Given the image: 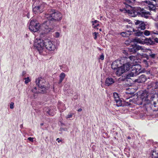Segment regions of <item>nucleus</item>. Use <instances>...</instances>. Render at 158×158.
I'll return each mask as SVG.
<instances>
[{"label": "nucleus", "mask_w": 158, "mask_h": 158, "mask_svg": "<svg viewBox=\"0 0 158 158\" xmlns=\"http://www.w3.org/2000/svg\"><path fill=\"white\" fill-rule=\"evenodd\" d=\"M145 42L148 45H152L154 44V42L150 38H146L145 40Z\"/></svg>", "instance_id": "obj_17"}, {"label": "nucleus", "mask_w": 158, "mask_h": 158, "mask_svg": "<svg viewBox=\"0 0 158 158\" xmlns=\"http://www.w3.org/2000/svg\"><path fill=\"white\" fill-rule=\"evenodd\" d=\"M128 58L131 60L133 61L135 60L137 58L136 56L133 55L129 56Z\"/></svg>", "instance_id": "obj_29"}, {"label": "nucleus", "mask_w": 158, "mask_h": 158, "mask_svg": "<svg viewBox=\"0 0 158 158\" xmlns=\"http://www.w3.org/2000/svg\"><path fill=\"white\" fill-rule=\"evenodd\" d=\"M142 62L145 64V67H148V64L146 60L143 59L142 60Z\"/></svg>", "instance_id": "obj_26"}, {"label": "nucleus", "mask_w": 158, "mask_h": 158, "mask_svg": "<svg viewBox=\"0 0 158 158\" xmlns=\"http://www.w3.org/2000/svg\"><path fill=\"white\" fill-rule=\"evenodd\" d=\"M126 20L127 22H128L129 23H130L129 22L130 21V20L128 19H127Z\"/></svg>", "instance_id": "obj_51"}, {"label": "nucleus", "mask_w": 158, "mask_h": 158, "mask_svg": "<svg viewBox=\"0 0 158 158\" xmlns=\"http://www.w3.org/2000/svg\"><path fill=\"white\" fill-rule=\"evenodd\" d=\"M60 33L58 32H56L54 34V36L56 38H58L60 36Z\"/></svg>", "instance_id": "obj_33"}, {"label": "nucleus", "mask_w": 158, "mask_h": 158, "mask_svg": "<svg viewBox=\"0 0 158 158\" xmlns=\"http://www.w3.org/2000/svg\"><path fill=\"white\" fill-rule=\"evenodd\" d=\"M73 115V114H68L66 117V118L67 119H68L71 118H72Z\"/></svg>", "instance_id": "obj_37"}, {"label": "nucleus", "mask_w": 158, "mask_h": 158, "mask_svg": "<svg viewBox=\"0 0 158 158\" xmlns=\"http://www.w3.org/2000/svg\"><path fill=\"white\" fill-rule=\"evenodd\" d=\"M44 110L46 111L47 113L50 115H52V114H51V108L50 107L45 108L44 109Z\"/></svg>", "instance_id": "obj_24"}, {"label": "nucleus", "mask_w": 158, "mask_h": 158, "mask_svg": "<svg viewBox=\"0 0 158 158\" xmlns=\"http://www.w3.org/2000/svg\"><path fill=\"white\" fill-rule=\"evenodd\" d=\"M34 45L40 54H42L45 50L44 47L49 51H53L56 48L55 45L50 39L47 38L45 34L43 33L36 39Z\"/></svg>", "instance_id": "obj_1"}, {"label": "nucleus", "mask_w": 158, "mask_h": 158, "mask_svg": "<svg viewBox=\"0 0 158 158\" xmlns=\"http://www.w3.org/2000/svg\"><path fill=\"white\" fill-rule=\"evenodd\" d=\"M98 34V33L96 32H94V33H93V35L94 36V39L96 40L97 39V35Z\"/></svg>", "instance_id": "obj_34"}, {"label": "nucleus", "mask_w": 158, "mask_h": 158, "mask_svg": "<svg viewBox=\"0 0 158 158\" xmlns=\"http://www.w3.org/2000/svg\"><path fill=\"white\" fill-rule=\"evenodd\" d=\"M114 82V81L113 78L108 77L106 79L105 85L107 86H109L113 84Z\"/></svg>", "instance_id": "obj_16"}, {"label": "nucleus", "mask_w": 158, "mask_h": 158, "mask_svg": "<svg viewBox=\"0 0 158 158\" xmlns=\"http://www.w3.org/2000/svg\"><path fill=\"white\" fill-rule=\"evenodd\" d=\"M99 22V21H98V20H95L94 21H92V25H94V23H98Z\"/></svg>", "instance_id": "obj_42"}, {"label": "nucleus", "mask_w": 158, "mask_h": 158, "mask_svg": "<svg viewBox=\"0 0 158 158\" xmlns=\"http://www.w3.org/2000/svg\"><path fill=\"white\" fill-rule=\"evenodd\" d=\"M154 42H155L157 43H158V39L157 38H156L154 39Z\"/></svg>", "instance_id": "obj_45"}, {"label": "nucleus", "mask_w": 158, "mask_h": 158, "mask_svg": "<svg viewBox=\"0 0 158 158\" xmlns=\"http://www.w3.org/2000/svg\"><path fill=\"white\" fill-rule=\"evenodd\" d=\"M147 79V78L144 75L142 74L139 77V78L135 80V82L141 83L144 82Z\"/></svg>", "instance_id": "obj_14"}, {"label": "nucleus", "mask_w": 158, "mask_h": 158, "mask_svg": "<svg viewBox=\"0 0 158 158\" xmlns=\"http://www.w3.org/2000/svg\"><path fill=\"white\" fill-rule=\"evenodd\" d=\"M40 26L39 23H37L35 20L32 19L31 20L29 29L31 31L35 32L40 29Z\"/></svg>", "instance_id": "obj_8"}, {"label": "nucleus", "mask_w": 158, "mask_h": 158, "mask_svg": "<svg viewBox=\"0 0 158 158\" xmlns=\"http://www.w3.org/2000/svg\"><path fill=\"white\" fill-rule=\"evenodd\" d=\"M24 79L25 80V84H27L30 81V79L29 77L27 78H25Z\"/></svg>", "instance_id": "obj_32"}, {"label": "nucleus", "mask_w": 158, "mask_h": 158, "mask_svg": "<svg viewBox=\"0 0 158 158\" xmlns=\"http://www.w3.org/2000/svg\"><path fill=\"white\" fill-rule=\"evenodd\" d=\"M113 96L114 99V100H117L119 98L118 94L116 93H113Z\"/></svg>", "instance_id": "obj_25"}, {"label": "nucleus", "mask_w": 158, "mask_h": 158, "mask_svg": "<svg viewBox=\"0 0 158 158\" xmlns=\"http://www.w3.org/2000/svg\"><path fill=\"white\" fill-rule=\"evenodd\" d=\"M126 26H127V28H129V27H130V26H129L128 25H127Z\"/></svg>", "instance_id": "obj_53"}, {"label": "nucleus", "mask_w": 158, "mask_h": 158, "mask_svg": "<svg viewBox=\"0 0 158 158\" xmlns=\"http://www.w3.org/2000/svg\"><path fill=\"white\" fill-rule=\"evenodd\" d=\"M148 94L146 92L142 93V96L144 97V99L143 102V104L144 105H146L149 103L150 102V100L148 99Z\"/></svg>", "instance_id": "obj_15"}, {"label": "nucleus", "mask_w": 158, "mask_h": 158, "mask_svg": "<svg viewBox=\"0 0 158 158\" xmlns=\"http://www.w3.org/2000/svg\"><path fill=\"white\" fill-rule=\"evenodd\" d=\"M53 22L50 20L44 21L41 25L42 29L44 30V32L41 33L40 35L42 33L45 34L46 36L47 33L52 31L54 27Z\"/></svg>", "instance_id": "obj_5"}, {"label": "nucleus", "mask_w": 158, "mask_h": 158, "mask_svg": "<svg viewBox=\"0 0 158 158\" xmlns=\"http://www.w3.org/2000/svg\"><path fill=\"white\" fill-rule=\"evenodd\" d=\"M44 17L48 20H51L52 22H57L61 20L62 15L58 10L51 9L45 13Z\"/></svg>", "instance_id": "obj_2"}, {"label": "nucleus", "mask_w": 158, "mask_h": 158, "mask_svg": "<svg viewBox=\"0 0 158 158\" xmlns=\"http://www.w3.org/2000/svg\"><path fill=\"white\" fill-rule=\"evenodd\" d=\"M131 99H130V100H129V101L131 102Z\"/></svg>", "instance_id": "obj_56"}, {"label": "nucleus", "mask_w": 158, "mask_h": 158, "mask_svg": "<svg viewBox=\"0 0 158 158\" xmlns=\"http://www.w3.org/2000/svg\"><path fill=\"white\" fill-rule=\"evenodd\" d=\"M131 69H132V72L127 75V78H129V77H133L138 75L141 72V66L139 64L133 65Z\"/></svg>", "instance_id": "obj_7"}, {"label": "nucleus", "mask_w": 158, "mask_h": 158, "mask_svg": "<svg viewBox=\"0 0 158 158\" xmlns=\"http://www.w3.org/2000/svg\"><path fill=\"white\" fill-rule=\"evenodd\" d=\"M99 59L101 60H103L104 59V56L103 54L100 56Z\"/></svg>", "instance_id": "obj_41"}, {"label": "nucleus", "mask_w": 158, "mask_h": 158, "mask_svg": "<svg viewBox=\"0 0 158 158\" xmlns=\"http://www.w3.org/2000/svg\"><path fill=\"white\" fill-rule=\"evenodd\" d=\"M151 35L152 36H154L155 34L158 35V31L156 30H154L153 31H151Z\"/></svg>", "instance_id": "obj_30"}, {"label": "nucleus", "mask_w": 158, "mask_h": 158, "mask_svg": "<svg viewBox=\"0 0 158 158\" xmlns=\"http://www.w3.org/2000/svg\"><path fill=\"white\" fill-rule=\"evenodd\" d=\"M120 35L123 37L128 36L127 33L126 32H122L120 33Z\"/></svg>", "instance_id": "obj_31"}, {"label": "nucleus", "mask_w": 158, "mask_h": 158, "mask_svg": "<svg viewBox=\"0 0 158 158\" xmlns=\"http://www.w3.org/2000/svg\"><path fill=\"white\" fill-rule=\"evenodd\" d=\"M144 34L146 36L151 35V31L146 30L144 31Z\"/></svg>", "instance_id": "obj_28"}, {"label": "nucleus", "mask_w": 158, "mask_h": 158, "mask_svg": "<svg viewBox=\"0 0 158 158\" xmlns=\"http://www.w3.org/2000/svg\"><path fill=\"white\" fill-rule=\"evenodd\" d=\"M120 65V60H116L112 63L111 64V68L115 70L119 67Z\"/></svg>", "instance_id": "obj_13"}, {"label": "nucleus", "mask_w": 158, "mask_h": 158, "mask_svg": "<svg viewBox=\"0 0 158 158\" xmlns=\"http://www.w3.org/2000/svg\"><path fill=\"white\" fill-rule=\"evenodd\" d=\"M56 140L57 141V142L58 143H60L61 141V140H60L59 139V138H57L56 139Z\"/></svg>", "instance_id": "obj_46"}, {"label": "nucleus", "mask_w": 158, "mask_h": 158, "mask_svg": "<svg viewBox=\"0 0 158 158\" xmlns=\"http://www.w3.org/2000/svg\"><path fill=\"white\" fill-rule=\"evenodd\" d=\"M45 82L44 80L41 77H38L35 81L36 85L39 87L38 90H37V88L36 87H34L32 89V91L34 93H45L46 92V88L44 84Z\"/></svg>", "instance_id": "obj_4"}, {"label": "nucleus", "mask_w": 158, "mask_h": 158, "mask_svg": "<svg viewBox=\"0 0 158 158\" xmlns=\"http://www.w3.org/2000/svg\"><path fill=\"white\" fill-rule=\"evenodd\" d=\"M99 25V24H97L96 25H95L94 27V28H96Z\"/></svg>", "instance_id": "obj_47"}, {"label": "nucleus", "mask_w": 158, "mask_h": 158, "mask_svg": "<svg viewBox=\"0 0 158 158\" xmlns=\"http://www.w3.org/2000/svg\"><path fill=\"white\" fill-rule=\"evenodd\" d=\"M142 21H140L139 20H135V24L136 25H139L141 23H142Z\"/></svg>", "instance_id": "obj_35"}, {"label": "nucleus", "mask_w": 158, "mask_h": 158, "mask_svg": "<svg viewBox=\"0 0 158 158\" xmlns=\"http://www.w3.org/2000/svg\"><path fill=\"white\" fill-rule=\"evenodd\" d=\"M130 103L129 102H127V104H126V105H127V106H129L130 105Z\"/></svg>", "instance_id": "obj_49"}, {"label": "nucleus", "mask_w": 158, "mask_h": 158, "mask_svg": "<svg viewBox=\"0 0 158 158\" xmlns=\"http://www.w3.org/2000/svg\"><path fill=\"white\" fill-rule=\"evenodd\" d=\"M152 158H158V151H153L152 154Z\"/></svg>", "instance_id": "obj_21"}, {"label": "nucleus", "mask_w": 158, "mask_h": 158, "mask_svg": "<svg viewBox=\"0 0 158 158\" xmlns=\"http://www.w3.org/2000/svg\"><path fill=\"white\" fill-rule=\"evenodd\" d=\"M82 110V109L81 108H79L77 110V111H78V112H80V111H81Z\"/></svg>", "instance_id": "obj_50"}, {"label": "nucleus", "mask_w": 158, "mask_h": 158, "mask_svg": "<svg viewBox=\"0 0 158 158\" xmlns=\"http://www.w3.org/2000/svg\"><path fill=\"white\" fill-rule=\"evenodd\" d=\"M149 56L152 58L154 59L156 57V55L155 54H149Z\"/></svg>", "instance_id": "obj_36"}, {"label": "nucleus", "mask_w": 158, "mask_h": 158, "mask_svg": "<svg viewBox=\"0 0 158 158\" xmlns=\"http://www.w3.org/2000/svg\"><path fill=\"white\" fill-rule=\"evenodd\" d=\"M132 31L134 32H135V35L137 36H141L143 33V32L139 31H137L135 30L133 28H132Z\"/></svg>", "instance_id": "obj_20"}, {"label": "nucleus", "mask_w": 158, "mask_h": 158, "mask_svg": "<svg viewBox=\"0 0 158 158\" xmlns=\"http://www.w3.org/2000/svg\"><path fill=\"white\" fill-rule=\"evenodd\" d=\"M116 103V105L117 106H122V100L119 98L117 100H115Z\"/></svg>", "instance_id": "obj_22"}, {"label": "nucleus", "mask_w": 158, "mask_h": 158, "mask_svg": "<svg viewBox=\"0 0 158 158\" xmlns=\"http://www.w3.org/2000/svg\"><path fill=\"white\" fill-rule=\"evenodd\" d=\"M127 3L128 4H132L134 3L135 0H125Z\"/></svg>", "instance_id": "obj_27"}, {"label": "nucleus", "mask_w": 158, "mask_h": 158, "mask_svg": "<svg viewBox=\"0 0 158 158\" xmlns=\"http://www.w3.org/2000/svg\"><path fill=\"white\" fill-rule=\"evenodd\" d=\"M145 24L143 22H142L138 27V28L139 29H140L141 30H144L145 29Z\"/></svg>", "instance_id": "obj_23"}, {"label": "nucleus", "mask_w": 158, "mask_h": 158, "mask_svg": "<svg viewBox=\"0 0 158 158\" xmlns=\"http://www.w3.org/2000/svg\"><path fill=\"white\" fill-rule=\"evenodd\" d=\"M131 65L129 63H127L125 64H124L122 66L124 69H125V72L126 71L129 70L130 69Z\"/></svg>", "instance_id": "obj_18"}, {"label": "nucleus", "mask_w": 158, "mask_h": 158, "mask_svg": "<svg viewBox=\"0 0 158 158\" xmlns=\"http://www.w3.org/2000/svg\"><path fill=\"white\" fill-rule=\"evenodd\" d=\"M32 6L33 11L35 14L41 13L44 11V4H42L41 2L36 1L34 3Z\"/></svg>", "instance_id": "obj_6"}, {"label": "nucleus", "mask_w": 158, "mask_h": 158, "mask_svg": "<svg viewBox=\"0 0 158 158\" xmlns=\"http://www.w3.org/2000/svg\"><path fill=\"white\" fill-rule=\"evenodd\" d=\"M158 104V102H153V105H154V107H157V105H156V104Z\"/></svg>", "instance_id": "obj_43"}, {"label": "nucleus", "mask_w": 158, "mask_h": 158, "mask_svg": "<svg viewBox=\"0 0 158 158\" xmlns=\"http://www.w3.org/2000/svg\"><path fill=\"white\" fill-rule=\"evenodd\" d=\"M44 124L43 123H42L40 124V125L42 126Z\"/></svg>", "instance_id": "obj_54"}, {"label": "nucleus", "mask_w": 158, "mask_h": 158, "mask_svg": "<svg viewBox=\"0 0 158 158\" xmlns=\"http://www.w3.org/2000/svg\"><path fill=\"white\" fill-rule=\"evenodd\" d=\"M99 31H102V29H99Z\"/></svg>", "instance_id": "obj_55"}, {"label": "nucleus", "mask_w": 158, "mask_h": 158, "mask_svg": "<svg viewBox=\"0 0 158 158\" xmlns=\"http://www.w3.org/2000/svg\"><path fill=\"white\" fill-rule=\"evenodd\" d=\"M116 74L118 76H120L125 72V69L122 66H120L117 69L114 70Z\"/></svg>", "instance_id": "obj_12"}, {"label": "nucleus", "mask_w": 158, "mask_h": 158, "mask_svg": "<svg viewBox=\"0 0 158 158\" xmlns=\"http://www.w3.org/2000/svg\"><path fill=\"white\" fill-rule=\"evenodd\" d=\"M155 88L156 89L157 88H158V82H156L155 84Z\"/></svg>", "instance_id": "obj_44"}, {"label": "nucleus", "mask_w": 158, "mask_h": 158, "mask_svg": "<svg viewBox=\"0 0 158 158\" xmlns=\"http://www.w3.org/2000/svg\"><path fill=\"white\" fill-rule=\"evenodd\" d=\"M128 50L129 52L132 53H135L139 50L143 52H145L147 50L144 47L140 46L137 44L133 45L130 46Z\"/></svg>", "instance_id": "obj_9"}, {"label": "nucleus", "mask_w": 158, "mask_h": 158, "mask_svg": "<svg viewBox=\"0 0 158 158\" xmlns=\"http://www.w3.org/2000/svg\"><path fill=\"white\" fill-rule=\"evenodd\" d=\"M127 139H131V137H130V136H128V137H127Z\"/></svg>", "instance_id": "obj_52"}, {"label": "nucleus", "mask_w": 158, "mask_h": 158, "mask_svg": "<svg viewBox=\"0 0 158 158\" xmlns=\"http://www.w3.org/2000/svg\"><path fill=\"white\" fill-rule=\"evenodd\" d=\"M26 73L25 71H23L22 73V75L24 76L26 74Z\"/></svg>", "instance_id": "obj_48"}, {"label": "nucleus", "mask_w": 158, "mask_h": 158, "mask_svg": "<svg viewBox=\"0 0 158 158\" xmlns=\"http://www.w3.org/2000/svg\"><path fill=\"white\" fill-rule=\"evenodd\" d=\"M14 103L13 102H11L10 104V108L11 109H13L14 108Z\"/></svg>", "instance_id": "obj_38"}, {"label": "nucleus", "mask_w": 158, "mask_h": 158, "mask_svg": "<svg viewBox=\"0 0 158 158\" xmlns=\"http://www.w3.org/2000/svg\"><path fill=\"white\" fill-rule=\"evenodd\" d=\"M129 13L132 17H135L138 15L146 19L150 15L149 12L146 11L143 8H141L139 7H134L132 10H129Z\"/></svg>", "instance_id": "obj_3"}, {"label": "nucleus", "mask_w": 158, "mask_h": 158, "mask_svg": "<svg viewBox=\"0 0 158 158\" xmlns=\"http://www.w3.org/2000/svg\"><path fill=\"white\" fill-rule=\"evenodd\" d=\"M143 2L148 4L150 10H155L156 9V0H144Z\"/></svg>", "instance_id": "obj_10"}, {"label": "nucleus", "mask_w": 158, "mask_h": 158, "mask_svg": "<svg viewBox=\"0 0 158 158\" xmlns=\"http://www.w3.org/2000/svg\"><path fill=\"white\" fill-rule=\"evenodd\" d=\"M144 99V97L142 96V94L141 97H137L136 98H134L133 100H131V101H132V102L135 104L138 105H141L143 104Z\"/></svg>", "instance_id": "obj_11"}, {"label": "nucleus", "mask_w": 158, "mask_h": 158, "mask_svg": "<svg viewBox=\"0 0 158 158\" xmlns=\"http://www.w3.org/2000/svg\"><path fill=\"white\" fill-rule=\"evenodd\" d=\"M153 17L155 21H158V14L156 15Z\"/></svg>", "instance_id": "obj_39"}, {"label": "nucleus", "mask_w": 158, "mask_h": 158, "mask_svg": "<svg viewBox=\"0 0 158 158\" xmlns=\"http://www.w3.org/2000/svg\"><path fill=\"white\" fill-rule=\"evenodd\" d=\"M65 77V74L62 72V73L59 76L60 79L59 80V83L60 84L61 83Z\"/></svg>", "instance_id": "obj_19"}, {"label": "nucleus", "mask_w": 158, "mask_h": 158, "mask_svg": "<svg viewBox=\"0 0 158 158\" xmlns=\"http://www.w3.org/2000/svg\"><path fill=\"white\" fill-rule=\"evenodd\" d=\"M33 138H32L31 137H28L27 139L30 141L33 142Z\"/></svg>", "instance_id": "obj_40"}]
</instances>
